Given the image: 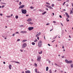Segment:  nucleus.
<instances>
[{
  "instance_id": "f257e3e1",
  "label": "nucleus",
  "mask_w": 73,
  "mask_h": 73,
  "mask_svg": "<svg viewBox=\"0 0 73 73\" xmlns=\"http://www.w3.org/2000/svg\"><path fill=\"white\" fill-rule=\"evenodd\" d=\"M65 61L66 63H67V64H72V60L68 61L67 59H66L65 60Z\"/></svg>"
},
{
  "instance_id": "f03ea898",
  "label": "nucleus",
  "mask_w": 73,
  "mask_h": 73,
  "mask_svg": "<svg viewBox=\"0 0 73 73\" xmlns=\"http://www.w3.org/2000/svg\"><path fill=\"white\" fill-rule=\"evenodd\" d=\"M38 45L39 47L40 48L42 46V41L41 40L39 41Z\"/></svg>"
},
{
  "instance_id": "7ed1b4c3",
  "label": "nucleus",
  "mask_w": 73,
  "mask_h": 73,
  "mask_svg": "<svg viewBox=\"0 0 73 73\" xmlns=\"http://www.w3.org/2000/svg\"><path fill=\"white\" fill-rule=\"evenodd\" d=\"M21 11L22 13L23 14H26L27 13V10L25 9L23 10L22 9Z\"/></svg>"
},
{
  "instance_id": "20e7f679",
  "label": "nucleus",
  "mask_w": 73,
  "mask_h": 73,
  "mask_svg": "<svg viewBox=\"0 0 73 73\" xmlns=\"http://www.w3.org/2000/svg\"><path fill=\"white\" fill-rule=\"evenodd\" d=\"M41 58L40 56H38L37 57V61H38L39 62H40V61H41Z\"/></svg>"
},
{
  "instance_id": "39448f33",
  "label": "nucleus",
  "mask_w": 73,
  "mask_h": 73,
  "mask_svg": "<svg viewBox=\"0 0 73 73\" xmlns=\"http://www.w3.org/2000/svg\"><path fill=\"white\" fill-rule=\"evenodd\" d=\"M27 44L24 43L23 44L22 48H25L27 46Z\"/></svg>"
},
{
  "instance_id": "423d86ee",
  "label": "nucleus",
  "mask_w": 73,
  "mask_h": 73,
  "mask_svg": "<svg viewBox=\"0 0 73 73\" xmlns=\"http://www.w3.org/2000/svg\"><path fill=\"white\" fill-rule=\"evenodd\" d=\"M46 7H47V8H49V9H53V7L49 5H46Z\"/></svg>"
},
{
  "instance_id": "0eeeda50",
  "label": "nucleus",
  "mask_w": 73,
  "mask_h": 73,
  "mask_svg": "<svg viewBox=\"0 0 73 73\" xmlns=\"http://www.w3.org/2000/svg\"><path fill=\"white\" fill-rule=\"evenodd\" d=\"M33 29V27H29L28 28V29L29 30V31H32V29Z\"/></svg>"
},
{
  "instance_id": "6e6552de",
  "label": "nucleus",
  "mask_w": 73,
  "mask_h": 73,
  "mask_svg": "<svg viewBox=\"0 0 73 73\" xmlns=\"http://www.w3.org/2000/svg\"><path fill=\"white\" fill-rule=\"evenodd\" d=\"M24 7V5H21L19 7V9H20L21 8H23Z\"/></svg>"
},
{
  "instance_id": "1a4fd4ad",
  "label": "nucleus",
  "mask_w": 73,
  "mask_h": 73,
  "mask_svg": "<svg viewBox=\"0 0 73 73\" xmlns=\"http://www.w3.org/2000/svg\"><path fill=\"white\" fill-rule=\"evenodd\" d=\"M21 33H27V31H21Z\"/></svg>"
},
{
  "instance_id": "9d476101",
  "label": "nucleus",
  "mask_w": 73,
  "mask_h": 73,
  "mask_svg": "<svg viewBox=\"0 0 73 73\" xmlns=\"http://www.w3.org/2000/svg\"><path fill=\"white\" fill-rule=\"evenodd\" d=\"M65 14L68 18H69L70 17L69 16V15H68V13L66 12Z\"/></svg>"
},
{
  "instance_id": "9b49d317",
  "label": "nucleus",
  "mask_w": 73,
  "mask_h": 73,
  "mask_svg": "<svg viewBox=\"0 0 73 73\" xmlns=\"http://www.w3.org/2000/svg\"><path fill=\"white\" fill-rule=\"evenodd\" d=\"M31 21H32V19L31 18H29L27 20V21L28 22Z\"/></svg>"
},
{
  "instance_id": "f8f14e48",
  "label": "nucleus",
  "mask_w": 73,
  "mask_h": 73,
  "mask_svg": "<svg viewBox=\"0 0 73 73\" xmlns=\"http://www.w3.org/2000/svg\"><path fill=\"white\" fill-rule=\"evenodd\" d=\"M26 73H31V71L29 70H27L25 71Z\"/></svg>"
},
{
  "instance_id": "ddd939ff",
  "label": "nucleus",
  "mask_w": 73,
  "mask_h": 73,
  "mask_svg": "<svg viewBox=\"0 0 73 73\" xmlns=\"http://www.w3.org/2000/svg\"><path fill=\"white\" fill-rule=\"evenodd\" d=\"M9 67L10 69H11V67H12V65L11 64H10L9 66Z\"/></svg>"
},
{
  "instance_id": "4468645a",
  "label": "nucleus",
  "mask_w": 73,
  "mask_h": 73,
  "mask_svg": "<svg viewBox=\"0 0 73 73\" xmlns=\"http://www.w3.org/2000/svg\"><path fill=\"white\" fill-rule=\"evenodd\" d=\"M70 67L71 68H73V64H70Z\"/></svg>"
},
{
  "instance_id": "2eb2a0df",
  "label": "nucleus",
  "mask_w": 73,
  "mask_h": 73,
  "mask_svg": "<svg viewBox=\"0 0 73 73\" xmlns=\"http://www.w3.org/2000/svg\"><path fill=\"white\" fill-rule=\"evenodd\" d=\"M27 41V40H24L22 41V42H25Z\"/></svg>"
},
{
  "instance_id": "dca6fc26",
  "label": "nucleus",
  "mask_w": 73,
  "mask_h": 73,
  "mask_svg": "<svg viewBox=\"0 0 73 73\" xmlns=\"http://www.w3.org/2000/svg\"><path fill=\"white\" fill-rule=\"evenodd\" d=\"M45 13H46V11H44L43 13H42V15H45Z\"/></svg>"
},
{
  "instance_id": "f3484780",
  "label": "nucleus",
  "mask_w": 73,
  "mask_h": 73,
  "mask_svg": "<svg viewBox=\"0 0 73 73\" xmlns=\"http://www.w3.org/2000/svg\"><path fill=\"white\" fill-rule=\"evenodd\" d=\"M42 52L41 51L40 52H38V53L39 54H41L42 53Z\"/></svg>"
},
{
  "instance_id": "a211bd4d",
  "label": "nucleus",
  "mask_w": 73,
  "mask_h": 73,
  "mask_svg": "<svg viewBox=\"0 0 73 73\" xmlns=\"http://www.w3.org/2000/svg\"><path fill=\"white\" fill-rule=\"evenodd\" d=\"M48 69H49V68L48 67H46V71H48Z\"/></svg>"
},
{
  "instance_id": "6ab92c4d",
  "label": "nucleus",
  "mask_w": 73,
  "mask_h": 73,
  "mask_svg": "<svg viewBox=\"0 0 73 73\" xmlns=\"http://www.w3.org/2000/svg\"><path fill=\"white\" fill-rule=\"evenodd\" d=\"M35 72L36 73H37V69L36 68L35 69Z\"/></svg>"
},
{
  "instance_id": "aec40b11",
  "label": "nucleus",
  "mask_w": 73,
  "mask_h": 73,
  "mask_svg": "<svg viewBox=\"0 0 73 73\" xmlns=\"http://www.w3.org/2000/svg\"><path fill=\"white\" fill-rule=\"evenodd\" d=\"M29 24H31V25H32L33 24V23L32 22H29L28 23Z\"/></svg>"
},
{
  "instance_id": "412c9836",
  "label": "nucleus",
  "mask_w": 73,
  "mask_h": 73,
  "mask_svg": "<svg viewBox=\"0 0 73 73\" xmlns=\"http://www.w3.org/2000/svg\"><path fill=\"white\" fill-rule=\"evenodd\" d=\"M73 13V12L72 11V10H70V14H72Z\"/></svg>"
},
{
  "instance_id": "4be33fe9",
  "label": "nucleus",
  "mask_w": 73,
  "mask_h": 73,
  "mask_svg": "<svg viewBox=\"0 0 73 73\" xmlns=\"http://www.w3.org/2000/svg\"><path fill=\"white\" fill-rule=\"evenodd\" d=\"M32 44L33 45H35V43L34 42H32Z\"/></svg>"
},
{
  "instance_id": "5701e85b",
  "label": "nucleus",
  "mask_w": 73,
  "mask_h": 73,
  "mask_svg": "<svg viewBox=\"0 0 73 73\" xmlns=\"http://www.w3.org/2000/svg\"><path fill=\"white\" fill-rule=\"evenodd\" d=\"M66 21H68V22H69V19H68V18H66Z\"/></svg>"
},
{
  "instance_id": "b1692460",
  "label": "nucleus",
  "mask_w": 73,
  "mask_h": 73,
  "mask_svg": "<svg viewBox=\"0 0 73 73\" xmlns=\"http://www.w3.org/2000/svg\"><path fill=\"white\" fill-rule=\"evenodd\" d=\"M14 62H15V63H17V64H20V62H19L15 61Z\"/></svg>"
},
{
  "instance_id": "393cba45",
  "label": "nucleus",
  "mask_w": 73,
  "mask_h": 73,
  "mask_svg": "<svg viewBox=\"0 0 73 73\" xmlns=\"http://www.w3.org/2000/svg\"><path fill=\"white\" fill-rule=\"evenodd\" d=\"M15 18H16V19H18V18H19V16H17V15H16L15 16Z\"/></svg>"
},
{
  "instance_id": "a878e982",
  "label": "nucleus",
  "mask_w": 73,
  "mask_h": 73,
  "mask_svg": "<svg viewBox=\"0 0 73 73\" xmlns=\"http://www.w3.org/2000/svg\"><path fill=\"white\" fill-rule=\"evenodd\" d=\"M37 39H36L34 41V42H37Z\"/></svg>"
},
{
  "instance_id": "bb28decb",
  "label": "nucleus",
  "mask_w": 73,
  "mask_h": 73,
  "mask_svg": "<svg viewBox=\"0 0 73 73\" xmlns=\"http://www.w3.org/2000/svg\"><path fill=\"white\" fill-rule=\"evenodd\" d=\"M7 17H8V18H9L10 17H11V16H6Z\"/></svg>"
},
{
  "instance_id": "cd10ccee",
  "label": "nucleus",
  "mask_w": 73,
  "mask_h": 73,
  "mask_svg": "<svg viewBox=\"0 0 73 73\" xmlns=\"http://www.w3.org/2000/svg\"><path fill=\"white\" fill-rule=\"evenodd\" d=\"M46 4H48V5H50V3H49L48 2H47L46 3Z\"/></svg>"
},
{
  "instance_id": "c85d7f7f",
  "label": "nucleus",
  "mask_w": 73,
  "mask_h": 73,
  "mask_svg": "<svg viewBox=\"0 0 73 73\" xmlns=\"http://www.w3.org/2000/svg\"><path fill=\"white\" fill-rule=\"evenodd\" d=\"M41 33L40 32H39V33H38V36H39V35H41Z\"/></svg>"
},
{
  "instance_id": "c756f323",
  "label": "nucleus",
  "mask_w": 73,
  "mask_h": 73,
  "mask_svg": "<svg viewBox=\"0 0 73 73\" xmlns=\"http://www.w3.org/2000/svg\"><path fill=\"white\" fill-rule=\"evenodd\" d=\"M16 34H19V32H17L15 33Z\"/></svg>"
},
{
  "instance_id": "7c9ffc66",
  "label": "nucleus",
  "mask_w": 73,
  "mask_h": 73,
  "mask_svg": "<svg viewBox=\"0 0 73 73\" xmlns=\"http://www.w3.org/2000/svg\"><path fill=\"white\" fill-rule=\"evenodd\" d=\"M20 41V39H18L17 40V41Z\"/></svg>"
},
{
  "instance_id": "2f4dec72",
  "label": "nucleus",
  "mask_w": 73,
  "mask_h": 73,
  "mask_svg": "<svg viewBox=\"0 0 73 73\" xmlns=\"http://www.w3.org/2000/svg\"><path fill=\"white\" fill-rule=\"evenodd\" d=\"M35 66H37V64H35Z\"/></svg>"
},
{
  "instance_id": "473e14b6",
  "label": "nucleus",
  "mask_w": 73,
  "mask_h": 73,
  "mask_svg": "<svg viewBox=\"0 0 73 73\" xmlns=\"http://www.w3.org/2000/svg\"><path fill=\"white\" fill-rule=\"evenodd\" d=\"M38 36H39L38 35V34H37L35 35V36L36 37H38Z\"/></svg>"
},
{
  "instance_id": "72a5a7b5",
  "label": "nucleus",
  "mask_w": 73,
  "mask_h": 73,
  "mask_svg": "<svg viewBox=\"0 0 73 73\" xmlns=\"http://www.w3.org/2000/svg\"><path fill=\"white\" fill-rule=\"evenodd\" d=\"M49 73H52V70H50Z\"/></svg>"
},
{
  "instance_id": "f704fd0d",
  "label": "nucleus",
  "mask_w": 73,
  "mask_h": 73,
  "mask_svg": "<svg viewBox=\"0 0 73 73\" xmlns=\"http://www.w3.org/2000/svg\"><path fill=\"white\" fill-rule=\"evenodd\" d=\"M52 7H54V4H52Z\"/></svg>"
},
{
  "instance_id": "c9c22d12",
  "label": "nucleus",
  "mask_w": 73,
  "mask_h": 73,
  "mask_svg": "<svg viewBox=\"0 0 73 73\" xmlns=\"http://www.w3.org/2000/svg\"><path fill=\"white\" fill-rule=\"evenodd\" d=\"M21 4V2H20L19 3V5H20Z\"/></svg>"
},
{
  "instance_id": "e433bc0d",
  "label": "nucleus",
  "mask_w": 73,
  "mask_h": 73,
  "mask_svg": "<svg viewBox=\"0 0 73 73\" xmlns=\"http://www.w3.org/2000/svg\"><path fill=\"white\" fill-rule=\"evenodd\" d=\"M30 8H31V9H33V7L31 6L30 7Z\"/></svg>"
},
{
  "instance_id": "4c0bfd02",
  "label": "nucleus",
  "mask_w": 73,
  "mask_h": 73,
  "mask_svg": "<svg viewBox=\"0 0 73 73\" xmlns=\"http://www.w3.org/2000/svg\"><path fill=\"white\" fill-rule=\"evenodd\" d=\"M1 4H6V3H3L2 2H1Z\"/></svg>"
},
{
  "instance_id": "58836bf2",
  "label": "nucleus",
  "mask_w": 73,
  "mask_h": 73,
  "mask_svg": "<svg viewBox=\"0 0 73 73\" xmlns=\"http://www.w3.org/2000/svg\"><path fill=\"white\" fill-rule=\"evenodd\" d=\"M66 3V2H64V3H63V5H64V4H65V3Z\"/></svg>"
},
{
  "instance_id": "ea45409f",
  "label": "nucleus",
  "mask_w": 73,
  "mask_h": 73,
  "mask_svg": "<svg viewBox=\"0 0 73 73\" xmlns=\"http://www.w3.org/2000/svg\"><path fill=\"white\" fill-rule=\"evenodd\" d=\"M15 33L13 34L12 35V36H15Z\"/></svg>"
},
{
  "instance_id": "a19ab883",
  "label": "nucleus",
  "mask_w": 73,
  "mask_h": 73,
  "mask_svg": "<svg viewBox=\"0 0 73 73\" xmlns=\"http://www.w3.org/2000/svg\"><path fill=\"white\" fill-rule=\"evenodd\" d=\"M59 17L60 18H62V16L60 15H59Z\"/></svg>"
},
{
  "instance_id": "79ce46f5",
  "label": "nucleus",
  "mask_w": 73,
  "mask_h": 73,
  "mask_svg": "<svg viewBox=\"0 0 73 73\" xmlns=\"http://www.w3.org/2000/svg\"><path fill=\"white\" fill-rule=\"evenodd\" d=\"M4 7H5V6H4V5H3V6H2V8H4Z\"/></svg>"
},
{
  "instance_id": "37998d69",
  "label": "nucleus",
  "mask_w": 73,
  "mask_h": 73,
  "mask_svg": "<svg viewBox=\"0 0 73 73\" xmlns=\"http://www.w3.org/2000/svg\"><path fill=\"white\" fill-rule=\"evenodd\" d=\"M53 23H56V22L55 21H53Z\"/></svg>"
},
{
  "instance_id": "c03bdc74",
  "label": "nucleus",
  "mask_w": 73,
  "mask_h": 73,
  "mask_svg": "<svg viewBox=\"0 0 73 73\" xmlns=\"http://www.w3.org/2000/svg\"><path fill=\"white\" fill-rule=\"evenodd\" d=\"M46 11H48V9L46 8Z\"/></svg>"
},
{
  "instance_id": "a18cd8bd",
  "label": "nucleus",
  "mask_w": 73,
  "mask_h": 73,
  "mask_svg": "<svg viewBox=\"0 0 73 73\" xmlns=\"http://www.w3.org/2000/svg\"><path fill=\"white\" fill-rule=\"evenodd\" d=\"M0 16H2L3 15V14H1H1H0Z\"/></svg>"
},
{
  "instance_id": "49530a36",
  "label": "nucleus",
  "mask_w": 73,
  "mask_h": 73,
  "mask_svg": "<svg viewBox=\"0 0 73 73\" xmlns=\"http://www.w3.org/2000/svg\"><path fill=\"white\" fill-rule=\"evenodd\" d=\"M62 58H64V56H62Z\"/></svg>"
},
{
  "instance_id": "de8ad7c7",
  "label": "nucleus",
  "mask_w": 73,
  "mask_h": 73,
  "mask_svg": "<svg viewBox=\"0 0 73 73\" xmlns=\"http://www.w3.org/2000/svg\"><path fill=\"white\" fill-rule=\"evenodd\" d=\"M3 63L4 64H5V62H3Z\"/></svg>"
},
{
  "instance_id": "09e8293b",
  "label": "nucleus",
  "mask_w": 73,
  "mask_h": 73,
  "mask_svg": "<svg viewBox=\"0 0 73 73\" xmlns=\"http://www.w3.org/2000/svg\"><path fill=\"white\" fill-rule=\"evenodd\" d=\"M55 65H56V66H57V64L56 63H55Z\"/></svg>"
},
{
  "instance_id": "8fccbe9b",
  "label": "nucleus",
  "mask_w": 73,
  "mask_h": 73,
  "mask_svg": "<svg viewBox=\"0 0 73 73\" xmlns=\"http://www.w3.org/2000/svg\"><path fill=\"white\" fill-rule=\"evenodd\" d=\"M37 38L38 40H39V37H37Z\"/></svg>"
},
{
  "instance_id": "3c124183",
  "label": "nucleus",
  "mask_w": 73,
  "mask_h": 73,
  "mask_svg": "<svg viewBox=\"0 0 73 73\" xmlns=\"http://www.w3.org/2000/svg\"><path fill=\"white\" fill-rule=\"evenodd\" d=\"M49 24L47 23L46 24V25H49Z\"/></svg>"
},
{
  "instance_id": "603ef678",
  "label": "nucleus",
  "mask_w": 73,
  "mask_h": 73,
  "mask_svg": "<svg viewBox=\"0 0 73 73\" xmlns=\"http://www.w3.org/2000/svg\"><path fill=\"white\" fill-rule=\"evenodd\" d=\"M39 11H40V12H41L42 11V10H41V9H40L39 10Z\"/></svg>"
},
{
  "instance_id": "864d4df0",
  "label": "nucleus",
  "mask_w": 73,
  "mask_h": 73,
  "mask_svg": "<svg viewBox=\"0 0 73 73\" xmlns=\"http://www.w3.org/2000/svg\"><path fill=\"white\" fill-rule=\"evenodd\" d=\"M68 1H69V0H67L66 1V2H68Z\"/></svg>"
},
{
  "instance_id": "5fc2aeb1",
  "label": "nucleus",
  "mask_w": 73,
  "mask_h": 73,
  "mask_svg": "<svg viewBox=\"0 0 73 73\" xmlns=\"http://www.w3.org/2000/svg\"><path fill=\"white\" fill-rule=\"evenodd\" d=\"M53 29H51L50 30V32H51V31H52V30H53Z\"/></svg>"
},
{
  "instance_id": "6e6d98bb",
  "label": "nucleus",
  "mask_w": 73,
  "mask_h": 73,
  "mask_svg": "<svg viewBox=\"0 0 73 73\" xmlns=\"http://www.w3.org/2000/svg\"><path fill=\"white\" fill-rule=\"evenodd\" d=\"M50 60H49L48 61V62L49 63H50Z\"/></svg>"
},
{
  "instance_id": "4d7b16f0",
  "label": "nucleus",
  "mask_w": 73,
  "mask_h": 73,
  "mask_svg": "<svg viewBox=\"0 0 73 73\" xmlns=\"http://www.w3.org/2000/svg\"><path fill=\"white\" fill-rule=\"evenodd\" d=\"M55 72H57V70H56L55 71H54Z\"/></svg>"
},
{
  "instance_id": "13d9d810",
  "label": "nucleus",
  "mask_w": 73,
  "mask_h": 73,
  "mask_svg": "<svg viewBox=\"0 0 73 73\" xmlns=\"http://www.w3.org/2000/svg\"><path fill=\"white\" fill-rule=\"evenodd\" d=\"M48 46H50V45L49 44H48Z\"/></svg>"
},
{
  "instance_id": "bf43d9fd",
  "label": "nucleus",
  "mask_w": 73,
  "mask_h": 73,
  "mask_svg": "<svg viewBox=\"0 0 73 73\" xmlns=\"http://www.w3.org/2000/svg\"><path fill=\"white\" fill-rule=\"evenodd\" d=\"M62 48H63L64 49V46H63L62 47Z\"/></svg>"
},
{
  "instance_id": "052dcab7",
  "label": "nucleus",
  "mask_w": 73,
  "mask_h": 73,
  "mask_svg": "<svg viewBox=\"0 0 73 73\" xmlns=\"http://www.w3.org/2000/svg\"><path fill=\"white\" fill-rule=\"evenodd\" d=\"M54 41H55V40H53L52 41V42H54Z\"/></svg>"
},
{
  "instance_id": "680f3d73",
  "label": "nucleus",
  "mask_w": 73,
  "mask_h": 73,
  "mask_svg": "<svg viewBox=\"0 0 73 73\" xmlns=\"http://www.w3.org/2000/svg\"><path fill=\"white\" fill-rule=\"evenodd\" d=\"M21 52H23V50H22L21 49Z\"/></svg>"
},
{
  "instance_id": "e2e57ef3",
  "label": "nucleus",
  "mask_w": 73,
  "mask_h": 73,
  "mask_svg": "<svg viewBox=\"0 0 73 73\" xmlns=\"http://www.w3.org/2000/svg\"><path fill=\"white\" fill-rule=\"evenodd\" d=\"M61 25H62V26H63V25L62 24V23H61Z\"/></svg>"
},
{
  "instance_id": "0e129e2a",
  "label": "nucleus",
  "mask_w": 73,
  "mask_h": 73,
  "mask_svg": "<svg viewBox=\"0 0 73 73\" xmlns=\"http://www.w3.org/2000/svg\"><path fill=\"white\" fill-rule=\"evenodd\" d=\"M19 0L17 1V3H18V2H19Z\"/></svg>"
},
{
  "instance_id": "69168bd1",
  "label": "nucleus",
  "mask_w": 73,
  "mask_h": 73,
  "mask_svg": "<svg viewBox=\"0 0 73 73\" xmlns=\"http://www.w3.org/2000/svg\"><path fill=\"white\" fill-rule=\"evenodd\" d=\"M29 16V15H26V16Z\"/></svg>"
},
{
  "instance_id": "338daca9",
  "label": "nucleus",
  "mask_w": 73,
  "mask_h": 73,
  "mask_svg": "<svg viewBox=\"0 0 73 73\" xmlns=\"http://www.w3.org/2000/svg\"><path fill=\"white\" fill-rule=\"evenodd\" d=\"M13 16V15L12 14H11V16Z\"/></svg>"
},
{
  "instance_id": "774afa93",
  "label": "nucleus",
  "mask_w": 73,
  "mask_h": 73,
  "mask_svg": "<svg viewBox=\"0 0 73 73\" xmlns=\"http://www.w3.org/2000/svg\"><path fill=\"white\" fill-rule=\"evenodd\" d=\"M22 73H24V71H23Z\"/></svg>"
}]
</instances>
